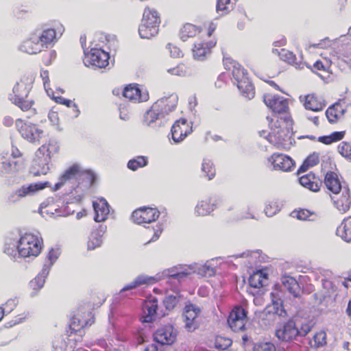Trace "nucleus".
Wrapping results in <instances>:
<instances>
[{
	"instance_id": "1",
	"label": "nucleus",
	"mask_w": 351,
	"mask_h": 351,
	"mask_svg": "<svg viewBox=\"0 0 351 351\" xmlns=\"http://www.w3.org/2000/svg\"><path fill=\"white\" fill-rule=\"evenodd\" d=\"M177 102L176 95H171L157 100L145 112L144 122L148 126H152L154 123H158L157 125L159 127L164 125L167 121L166 117L175 110Z\"/></svg>"
},
{
	"instance_id": "2",
	"label": "nucleus",
	"mask_w": 351,
	"mask_h": 351,
	"mask_svg": "<svg viewBox=\"0 0 351 351\" xmlns=\"http://www.w3.org/2000/svg\"><path fill=\"white\" fill-rule=\"evenodd\" d=\"M42 247L43 239L29 233L21 236L17 244L19 254L23 257L37 256Z\"/></svg>"
},
{
	"instance_id": "3",
	"label": "nucleus",
	"mask_w": 351,
	"mask_h": 351,
	"mask_svg": "<svg viewBox=\"0 0 351 351\" xmlns=\"http://www.w3.org/2000/svg\"><path fill=\"white\" fill-rule=\"evenodd\" d=\"M16 127L23 138L30 143L38 145L45 135L44 131L36 124L19 119Z\"/></svg>"
},
{
	"instance_id": "4",
	"label": "nucleus",
	"mask_w": 351,
	"mask_h": 351,
	"mask_svg": "<svg viewBox=\"0 0 351 351\" xmlns=\"http://www.w3.org/2000/svg\"><path fill=\"white\" fill-rule=\"evenodd\" d=\"M51 148L56 152V147L55 146L43 145L36 152V157L31 171L34 176L46 175L49 172L51 154L52 152Z\"/></svg>"
},
{
	"instance_id": "5",
	"label": "nucleus",
	"mask_w": 351,
	"mask_h": 351,
	"mask_svg": "<svg viewBox=\"0 0 351 351\" xmlns=\"http://www.w3.org/2000/svg\"><path fill=\"white\" fill-rule=\"evenodd\" d=\"M63 180H71L82 184L85 187L90 186L95 179L94 173L90 170L84 169L79 165H73L62 174Z\"/></svg>"
},
{
	"instance_id": "6",
	"label": "nucleus",
	"mask_w": 351,
	"mask_h": 351,
	"mask_svg": "<svg viewBox=\"0 0 351 351\" xmlns=\"http://www.w3.org/2000/svg\"><path fill=\"white\" fill-rule=\"evenodd\" d=\"M33 84V77L23 76L19 82L14 85L12 94L10 95V99L14 104H19L23 99H26Z\"/></svg>"
},
{
	"instance_id": "7",
	"label": "nucleus",
	"mask_w": 351,
	"mask_h": 351,
	"mask_svg": "<svg viewBox=\"0 0 351 351\" xmlns=\"http://www.w3.org/2000/svg\"><path fill=\"white\" fill-rule=\"evenodd\" d=\"M273 119L269 123L271 133L267 138L269 143L280 147L288 136L289 130L284 121L277 119L274 123H271Z\"/></svg>"
},
{
	"instance_id": "8",
	"label": "nucleus",
	"mask_w": 351,
	"mask_h": 351,
	"mask_svg": "<svg viewBox=\"0 0 351 351\" xmlns=\"http://www.w3.org/2000/svg\"><path fill=\"white\" fill-rule=\"evenodd\" d=\"M247 312L241 306L234 307L230 313L228 324L234 332L243 331L247 321Z\"/></svg>"
},
{
	"instance_id": "9",
	"label": "nucleus",
	"mask_w": 351,
	"mask_h": 351,
	"mask_svg": "<svg viewBox=\"0 0 351 351\" xmlns=\"http://www.w3.org/2000/svg\"><path fill=\"white\" fill-rule=\"evenodd\" d=\"M84 63L86 66L105 68L109 64V54L101 49L93 48L88 53L84 51Z\"/></svg>"
},
{
	"instance_id": "10",
	"label": "nucleus",
	"mask_w": 351,
	"mask_h": 351,
	"mask_svg": "<svg viewBox=\"0 0 351 351\" xmlns=\"http://www.w3.org/2000/svg\"><path fill=\"white\" fill-rule=\"evenodd\" d=\"M48 182L32 183L28 185H23L12 193L9 197V202L11 203H16L21 198L32 196L37 191L47 187Z\"/></svg>"
},
{
	"instance_id": "11",
	"label": "nucleus",
	"mask_w": 351,
	"mask_h": 351,
	"mask_svg": "<svg viewBox=\"0 0 351 351\" xmlns=\"http://www.w3.org/2000/svg\"><path fill=\"white\" fill-rule=\"evenodd\" d=\"M152 14L149 10H145L141 24L138 28L139 36L141 38L150 39L158 33L157 20L155 19L149 21V16Z\"/></svg>"
},
{
	"instance_id": "12",
	"label": "nucleus",
	"mask_w": 351,
	"mask_h": 351,
	"mask_svg": "<svg viewBox=\"0 0 351 351\" xmlns=\"http://www.w3.org/2000/svg\"><path fill=\"white\" fill-rule=\"evenodd\" d=\"M298 328L293 319L280 324L276 330V335L282 341H289L298 336Z\"/></svg>"
},
{
	"instance_id": "13",
	"label": "nucleus",
	"mask_w": 351,
	"mask_h": 351,
	"mask_svg": "<svg viewBox=\"0 0 351 351\" xmlns=\"http://www.w3.org/2000/svg\"><path fill=\"white\" fill-rule=\"evenodd\" d=\"M159 211L152 208H141L132 213V219L138 224L150 223L159 217Z\"/></svg>"
},
{
	"instance_id": "14",
	"label": "nucleus",
	"mask_w": 351,
	"mask_h": 351,
	"mask_svg": "<svg viewBox=\"0 0 351 351\" xmlns=\"http://www.w3.org/2000/svg\"><path fill=\"white\" fill-rule=\"evenodd\" d=\"M190 127L186 119H180L176 121L171 127V138L176 143L182 141L191 132Z\"/></svg>"
},
{
	"instance_id": "15",
	"label": "nucleus",
	"mask_w": 351,
	"mask_h": 351,
	"mask_svg": "<svg viewBox=\"0 0 351 351\" xmlns=\"http://www.w3.org/2000/svg\"><path fill=\"white\" fill-rule=\"evenodd\" d=\"M264 102L275 113L281 114L285 112L289 108L288 100L279 95H265Z\"/></svg>"
},
{
	"instance_id": "16",
	"label": "nucleus",
	"mask_w": 351,
	"mask_h": 351,
	"mask_svg": "<svg viewBox=\"0 0 351 351\" xmlns=\"http://www.w3.org/2000/svg\"><path fill=\"white\" fill-rule=\"evenodd\" d=\"M331 199L339 212L343 213L350 209L351 200L348 188L343 187L341 191L331 195Z\"/></svg>"
},
{
	"instance_id": "17",
	"label": "nucleus",
	"mask_w": 351,
	"mask_h": 351,
	"mask_svg": "<svg viewBox=\"0 0 351 351\" xmlns=\"http://www.w3.org/2000/svg\"><path fill=\"white\" fill-rule=\"evenodd\" d=\"M269 161L272 164L274 170L291 171L295 162L289 156L282 154H274Z\"/></svg>"
},
{
	"instance_id": "18",
	"label": "nucleus",
	"mask_w": 351,
	"mask_h": 351,
	"mask_svg": "<svg viewBox=\"0 0 351 351\" xmlns=\"http://www.w3.org/2000/svg\"><path fill=\"white\" fill-rule=\"evenodd\" d=\"M23 167L22 160H15L10 157L0 156V174H14Z\"/></svg>"
},
{
	"instance_id": "19",
	"label": "nucleus",
	"mask_w": 351,
	"mask_h": 351,
	"mask_svg": "<svg viewBox=\"0 0 351 351\" xmlns=\"http://www.w3.org/2000/svg\"><path fill=\"white\" fill-rule=\"evenodd\" d=\"M177 337V332L171 326L158 329L154 333V340L161 345L173 344Z\"/></svg>"
},
{
	"instance_id": "20",
	"label": "nucleus",
	"mask_w": 351,
	"mask_h": 351,
	"mask_svg": "<svg viewBox=\"0 0 351 351\" xmlns=\"http://www.w3.org/2000/svg\"><path fill=\"white\" fill-rule=\"evenodd\" d=\"M200 312V308L193 304L185 306L183 319L187 330L193 331L197 328L195 319Z\"/></svg>"
},
{
	"instance_id": "21",
	"label": "nucleus",
	"mask_w": 351,
	"mask_h": 351,
	"mask_svg": "<svg viewBox=\"0 0 351 351\" xmlns=\"http://www.w3.org/2000/svg\"><path fill=\"white\" fill-rule=\"evenodd\" d=\"M218 200L215 197H208L199 201L195 208V213L198 216L210 215L217 207Z\"/></svg>"
},
{
	"instance_id": "22",
	"label": "nucleus",
	"mask_w": 351,
	"mask_h": 351,
	"mask_svg": "<svg viewBox=\"0 0 351 351\" xmlns=\"http://www.w3.org/2000/svg\"><path fill=\"white\" fill-rule=\"evenodd\" d=\"M106 231V226L99 225L96 230L91 232L87 243V249L88 250H93L101 245L103 243V236Z\"/></svg>"
},
{
	"instance_id": "23",
	"label": "nucleus",
	"mask_w": 351,
	"mask_h": 351,
	"mask_svg": "<svg viewBox=\"0 0 351 351\" xmlns=\"http://www.w3.org/2000/svg\"><path fill=\"white\" fill-rule=\"evenodd\" d=\"M93 206L95 210L94 220L97 222L104 221L110 213L106 200L102 198L99 202H93Z\"/></svg>"
},
{
	"instance_id": "24",
	"label": "nucleus",
	"mask_w": 351,
	"mask_h": 351,
	"mask_svg": "<svg viewBox=\"0 0 351 351\" xmlns=\"http://www.w3.org/2000/svg\"><path fill=\"white\" fill-rule=\"evenodd\" d=\"M123 95L130 101L134 102H142L148 99V94L146 93H141L136 86L129 85L126 86L123 92Z\"/></svg>"
},
{
	"instance_id": "25",
	"label": "nucleus",
	"mask_w": 351,
	"mask_h": 351,
	"mask_svg": "<svg viewBox=\"0 0 351 351\" xmlns=\"http://www.w3.org/2000/svg\"><path fill=\"white\" fill-rule=\"evenodd\" d=\"M215 42L203 43L199 41L194 44L193 55L195 60H204L210 53V50L215 45Z\"/></svg>"
},
{
	"instance_id": "26",
	"label": "nucleus",
	"mask_w": 351,
	"mask_h": 351,
	"mask_svg": "<svg viewBox=\"0 0 351 351\" xmlns=\"http://www.w3.org/2000/svg\"><path fill=\"white\" fill-rule=\"evenodd\" d=\"M271 304L268 305L265 308V313H273L279 317H285L287 312L284 308L283 301L277 298L274 293H271Z\"/></svg>"
},
{
	"instance_id": "27",
	"label": "nucleus",
	"mask_w": 351,
	"mask_h": 351,
	"mask_svg": "<svg viewBox=\"0 0 351 351\" xmlns=\"http://www.w3.org/2000/svg\"><path fill=\"white\" fill-rule=\"evenodd\" d=\"M35 40L39 41L40 47L43 49L44 47H48L53 40L56 39V32L53 29H47L42 32H37L34 33Z\"/></svg>"
},
{
	"instance_id": "28",
	"label": "nucleus",
	"mask_w": 351,
	"mask_h": 351,
	"mask_svg": "<svg viewBox=\"0 0 351 351\" xmlns=\"http://www.w3.org/2000/svg\"><path fill=\"white\" fill-rule=\"evenodd\" d=\"M304 106L307 110L319 112L323 110L326 106V104L322 97H317L315 94H311L306 97Z\"/></svg>"
},
{
	"instance_id": "29",
	"label": "nucleus",
	"mask_w": 351,
	"mask_h": 351,
	"mask_svg": "<svg viewBox=\"0 0 351 351\" xmlns=\"http://www.w3.org/2000/svg\"><path fill=\"white\" fill-rule=\"evenodd\" d=\"M284 288L294 298H298L301 295V288L297 280L291 276H285L281 279Z\"/></svg>"
},
{
	"instance_id": "30",
	"label": "nucleus",
	"mask_w": 351,
	"mask_h": 351,
	"mask_svg": "<svg viewBox=\"0 0 351 351\" xmlns=\"http://www.w3.org/2000/svg\"><path fill=\"white\" fill-rule=\"evenodd\" d=\"M50 270V265H44L43 269L38 276L29 282L31 289L35 291L32 295H35L43 286L45 278L47 277Z\"/></svg>"
},
{
	"instance_id": "31",
	"label": "nucleus",
	"mask_w": 351,
	"mask_h": 351,
	"mask_svg": "<svg viewBox=\"0 0 351 351\" xmlns=\"http://www.w3.org/2000/svg\"><path fill=\"white\" fill-rule=\"evenodd\" d=\"M189 271L193 273H197L202 277H211L215 275V269L208 263L205 264L195 263L188 266Z\"/></svg>"
},
{
	"instance_id": "32",
	"label": "nucleus",
	"mask_w": 351,
	"mask_h": 351,
	"mask_svg": "<svg viewBox=\"0 0 351 351\" xmlns=\"http://www.w3.org/2000/svg\"><path fill=\"white\" fill-rule=\"evenodd\" d=\"M143 308L145 314L143 322L147 323L153 322L158 308L157 300L154 298L145 301Z\"/></svg>"
},
{
	"instance_id": "33",
	"label": "nucleus",
	"mask_w": 351,
	"mask_h": 351,
	"mask_svg": "<svg viewBox=\"0 0 351 351\" xmlns=\"http://www.w3.org/2000/svg\"><path fill=\"white\" fill-rule=\"evenodd\" d=\"M34 38L35 34L34 33L29 39L23 43L20 46V49L29 54H36L40 52L42 49L40 47V45L38 43L39 41Z\"/></svg>"
},
{
	"instance_id": "34",
	"label": "nucleus",
	"mask_w": 351,
	"mask_h": 351,
	"mask_svg": "<svg viewBox=\"0 0 351 351\" xmlns=\"http://www.w3.org/2000/svg\"><path fill=\"white\" fill-rule=\"evenodd\" d=\"M324 183L327 189L332 194L337 193L343 189L337 176L334 172H328L325 176Z\"/></svg>"
},
{
	"instance_id": "35",
	"label": "nucleus",
	"mask_w": 351,
	"mask_h": 351,
	"mask_svg": "<svg viewBox=\"0 0 351 351\" xmlns=\"http://www.w3.org/2000/svg\"><path fill=\"white\" fill-rule=\"evenodd\" d=\"M272 51L274 53H278L282 60L287 62L289 64H294L295 67L298 69L303 68V65L304 64V63H303L300 60L299 62H297L295 55L293 54V52L288 51L285 49H282L280 51H278V49H273Z\"/></svg>"
},
{
	"instance_id": "36",
	"label": "nucleus",
	"mask_w": 351,
	"mask_h": 351,
	"mask_svg": "<svg viewBox=\"0 0 351 351\" xmlns=\"http://www.w3.org/2000/svg\"><path fill=\"white\" fill-rule=\"evenodd\" d=\"M191 274V272L189 271L187 267H176L166 269L163 271V276L177 279L178 281H181L188 276Z\"/></svg>"
},
{
	"instance_id": "37",
	"label": "nucleus",
	"mask_w": 351,
	"mask_h": 351,
	"mask_svg": "<svg viewBox=\"0 0 351 351\" xmlns=\"http://www.w3.org/2000/svg\"><path fill=\"white\" fill-rule=\"evenodd\" d=\"M299 182L302 186L313 192L318 191L322 185V183L316 180L315 175L312 173H308L300 177Z\"/></svg>"
},
{
	"instance_id": "38",
	"label": "nucleus",
	"mask_w": 351,
	"mask_h": 351,
	"mask_svg": "<svg viewBox=\"0 0 351 351\" xmlns=\"http://www.w3.org/2000/svg\"><path fill=\"white\" fill-rule=\"evenodd\" d=\"M155 282V278L152 276H147L145 275H140L137 276L131 283L125 285L121 290L125 291L133 289L141 285H152Z\"/></svg>"
},
{
	"instance_id": "39",
	"label": "nucleus",
	"mask_w": 351,
	"mask_h": 351,
	"mask_svg": "<svg viewBox=\"0 0 351 351\" xmlns=\"http://www.w3.org/2000/svg\"><path fill=\"white\" fill-rule=\"evenodd\" d=\"M337 234L345 241L351 242V216L343 219L337 229Z\"/></svg>"
},
{
	"instance_id": "40",
	"label": "nucleus",
	"mask_w": 351,
	"mask_h": 351,
	"mask_svg": "<svg viewBox=\"0 0 351 351\" xmlns=\"http://www.w3.org/2000/svg\"><path fill=\"white\" fill-rule=\"evenodd\" d=\"M267 279V275L262 271L254 272L249 278V285L253 288H261L264 285V280Z\"/></svg>"
},
{
	"instance_id": "41",
	"label": "nucleus",
	"mask_w": 351,
	"mask_h": 351,
	"mask_svg": "<svg viewBox=\"0 0 351 351\" xmlns=\"http://www.w3.org/2000/svg\"><path fill=\"white\" fill-rule=\"evenodd\" d=\"M237 87L242 93L243 96L251 99L254 97L255 92L253 85L249 82L248 78L239 81L237 84Z\"/></svg>"
},
{
	"instance_id": "42",
	"label": "nucleus",
	"mask_w": 351,
	"mask_h": 351,
	"mask_svg": "<svg viewBox=\"0 0 351 351\" xmlns=\"http://www.w3.org/2000/svg\"><path fill=\"white\" fill-rule=\"evenodd\" d=\"M181 299V295L178 291L167 293L164 300V305L167 310H173Z\"/></svg>"
},
{
	"instance_id": "43",
	"label": "nucleus",
	"mask_w": 351,
	"mask_h": 351,
	"mask_svg": "<svg viewBox=\"0 0 351 351\" xmlns=\"http://www.w3.org/2000/svg\"><path fill=\"white\" fill-rule=\"evenodd\" d=\"M199 32V31L196 26L188 23L184 25V27L181 29L180 33V38L183 41H186L189 38L194 37Z\"/></svg>"
},
{
	"instance_id": "44",
	"label": "nucleus",
	"mask_w": 351,
	"mask_h": 351,
	"mask_svg": "<svg viewBox=\"0 0 351 351\" xmlns=\"http://www.w3.org/2000/svg\"><path fill=\"white\" fill-rule=\"evenodd\" d=\"M232 64V75L237 80V84L239 81H243L247 79V71L237 62L232 61L230 62Z\"/></svg>"
},
{
	"instance_id": "45",
	"label": "nucleus",
	"mask_w": 351,
	"mask_h": 351,
	"mask_svg": "<svg viewBox=\"0 0 351 351\" xmlns=\"http://www.w3.org/2000/svg\"><path fill=\"white\" fill-rule=\"evenodd\" d=\"M281 204L278 199L269 201L265 208V215L268 217H273L280 210Z\"/></svg>"
},
{
	"instance_id": "46",
	"label": "nucleus",
	"mask_w": 351,
	"mask_h": 351,
	"mask_svg": "<svg viewBox=\"0 0 351 351\" xmlns=\"http://www.w3.org/2000/svg\"><path fill=\"white\" fill-rule=\"evenodd\" d=\"M343 137V132H335L328 136H322L318 138V141L326 144L330 145L334 142L340 141Z\"/></svg>"
},
{
	"instance_id": "47",
	"label": "nucleus",
	"mask_w": 351,
	"mask_h": 351,
	"mask_svg": "<svg viewBox=\"0 0 351 351\" xmlns=\"http://www.w3.org/2000/svg\"><path fill=\"white\" fill-rule=\"evenodd\" d=\"M147 165V158L144 156H138L137 158L128 161V167L132 171H136L140 167H145Z\"/></svg>"
},
{
	"instance_id": "48",
	"label": "nucleus",
	"mask_w": 351,
	"mask_h": 351,
	"mask_svg": "<svg viewBox=\"0 0 351 351\" xmlns=\"http://www.w3.org/2000/svg\"><path fill=\"white\" fill-rule=\"evenodd\" d=\"M202 171L209 180L213 179L215 176V169L210 160L204 159L202 165Z\"/></svg>"
},
{
	"instance_id": "49",
	"label": "nucleus",
	"mask_w": 351,
	"mask_h": 351,
	"mask_svg": "<svg viewBox=\"0 0 351 351\" xmlns=\"http://www.w3.org/2000/svg\"><path fill=\"white\" fill-rule=\"evenodd\" d=\"M167 72L172 75L180 77H184L189 75L188 68L183 64H178L176 67L167 69Z\"/></svg>"
},
{
	"instance_id": "50",
	"label": "nucleus",
	"mask_w": 351,
	"mask_h": 351,
	"mask_svg": "<svg viewBox=\"0 0 351 351\" xmlns=\"http://www.w3.org/2000/svg\"><path fill=\"white\" fill-rule=\"evenodd\" d=\"M233 8V2L232 0H217V12L219 13V12H222L221 15L226 14L228 11L232 9Z\"/></svg>"
},
{
	"instance_id": "51",
	"label": "nucleus",
	"mask_w": 351,
	"mask_h": 351,
	"mask_svg": "<svg viewBox=\"0 0 351 351\" xmlns=\"http://www.w3.org/2000/svg\"><path fill=\"white\" fill-rule=\"evenodd\" d=\"M326 334L324 331H319L314 335L313 336V342L311 341V346H314L315 348H320L324 346L326 343Z\"/></svg>"
},
{
	"instance_id": "52",
	"label": "nucleus",
	"mask_w": 351,
	"mask_h": 351,
	"mask_svg": "<svg viewBox=\"0 0 351 351\" xmlns=\"http://www.w3.org/2000/svg\"><path fill=\"white\" fill-rule=\"evenodd\" d=\"M232 344V341L228 338L217 337L215 342V348L217 349L226 350Z\"/></svg>"
},
{
	"instance_id": "53",
	"label": "nucleus",
	"mask_w": 351,
	"mask_h": 351,
	"mask_svg": "<svg viewBox=\"0 0 351 351\" xmlns=\"http://www.w3.org/2000/svg\"><path fill=\"white\" fill-rule=\"evenodd\" d=\"M339 154L346 158L351 160V144L342 142L338 147Z\"/></svg>"
},
{
	"instance_id": "54",
	"label": "nucleus",
	"mask_w": 351,
	"mask_h": 351,
	"mask_svg": "<svg viewBox=\"0 0 351 351\" xmlns=\"http://www.w3.org/2000/svg\"><path fill=\"white\" fill-rule=\"evenodd\" d=\"M56 102L63 104V105H65L67 107L74 108L75 112V117H77L79 116L80 111L78 109L76 104L73 103L71 100L65 99L62 97H58L56 99Z\"/></svg>"
},
{
	"instance_id": "55",
	"label": "nucleus",
	"mask_w": 351,
	"mask_h": 351,
	"mask_svg": "<svg viewBox=\"0 0 351 351\" xmlns=\"http://www.w3.org/2000/svg\"><path fill=\"white\" fill-rule=\"evenodd\" d=\"M253 351H276V347L270 342H263L256 343Z\"/></svg>"
},
{
	"instance_id": "56",
	"label": "nucleus",
	"mask_w": 351,
	"mask_h": 351,
	"mask_svg": "<svg viewBox=\"0 0 351 351\" xmlns=\"http://www.w3.org/2000/svg\"><path fill=\"white\" fill-rule=\"evenodd\" d=\"M339 106L338 104L332 105V106L328 108L326 112V115L329 122L332 123L337 117V108Z\"/></svg>"
},
{
	"instance_id": "57",
	"label": "nucleus",
	"mask_w": 351,
	"mask_h": 351,
	"mask_svg": "<svg viewBox=\"0 0 351 351\" xmlns=\"http://www.w3.org/2000/svg\"><path fill=\"white\" fill-rule=\"evenodd\" d=\"M311 215V213L309 210L305 209L293 212V216L294 217H296L298 219L302 221L308 220Z\"/></svg>"
},
{
	"instance_id": "58",
	"label": "nucleus",
	"mask_w": 351,
	"mask_h": 351,
	"mask_svg": "<svg viewBox=\"0 0 351 351\" xmlns=\"http://www.w3.org/2000/svg\"><path fill=\"white\" fill-rule=\"evenodd\" d=\"M59 255H60L59 249L51 248L47 255V259L49 261V263L46 264V265H50V267H51V265L54 263V262H56V261L58 259Z\"/></svg>"
},
{
	"instance_id": "59",
	"label": "nucleus",
	"mask_w": 351,
	"mask_h": 351,
	"mask_svg": "<svg viewBox=\"0 0 351 351\" xmlns=\"http://www.w3.org/2000/svg\"><path fill=\"white\" fill-rule=\"evenodd\" d=\"M86 324V320H80L75 316L71 320V327H73V330H77L80 328H83Z\"/></svg>"
},
{
	"instance_id": "60",
	"label": "nucleus",
	"mask_w": 351,
	"mask_h": 351,
	"mask_svg": "<svg viewBox=\"0 0 351 351\" xmlns=\"http://www.w3.org/2000/svg\"><path fill=\"white\" fill-rule=\"evenodd\" d=\"M167 48L169 50L170 54L173 58H179L182 56V51L176 46L171 44L167 45Z\"/></svg>"
},
{
	"instance_id": "61",
	"label": "nucleus",
	"mask_w": 351,
	"mask_h": 351,
	"mask_svg": "<svg viewBox=\"0 0 351 351\" xmlns=\"http://www.w3.org/2000/svg\"><path fill=\"white\" fill-rule=\"evenodd\" d=\"M16 306V300L10 299L5 304V306L2 310H4L5 313H10Z\"/></svg>"
},
{
	"instance_id": "62",
	"label": "nucleus",
	"mask_w": 351,
	"mask_h": 351,
	"mask_svg": "<svg viewBox=\"0 0 351 351\" xmlns=\"http://www.w3.org/2000/svg\"><path fill=\"white\" fill-rule=\"evenodd\" d=\"M305 161L306 162V163H308V165L310 167H313V166L316 165L317 164H318V162L319 161V154H316V153H313V154H311L308 157H307V158L305 160Z\"/></svg>"
},
{
	"instance_id": "63",
	"label": "nucleus",
	"mask_w": 351,
	"mask_h": 351,
	"mask_svg": "<svg viewBox=\"0 0 351 351\" xmlns=\"http://www.w3.org/2000/svg\"><path fill=\"white\" fill-rule=\"evenodd\" d=\"M34 104L33 101L27 100L26 99H23L21 103L19 104H16L23 111H27L30 110Z\"/></svg>"
},
{
	"instance_id": "64",
	"label": "nucleus",
	"mask_w": 351,
	"mask_h": 351,
	"mask_svg": "<svg viewBox=\"0 0 351 351\" xmlns=\"http://www.w3.org/2000/svg\"><path fill=\"white\" fill-rule=\"evenodd\" d=\"M311 326L308 324H303L301 328H298V336H305L311 331Z\"/></svg>"
}]
</instances>
